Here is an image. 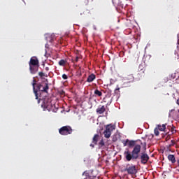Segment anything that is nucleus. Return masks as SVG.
Returning <instances> with one entry per match:
<instances>
[{"label":"nucleus","instance_id":"nucleus-12","mask_svg":"<svg viewBox=\"0 0 179 179\" xmlns=\"http://www.w3.org/2000/svg\"><path fill=\"white\" fill-rule=\"evenodd\" d=\"M104 111H106V107H104V106H102L101 107H99L96 109L97 114H103Z\"/></svg>","mask_w":179,"mask_h":179},{"label":"nucleus","instance_id":"nucleus-4","mask_svg":"<svg viewBox=\"0 0 179 179\" xmlns=\"http://www.w3.org/2000/svg\"><path fill=\"white\" fill-rule=\"evenodd\" d=\"M44 111L47 110L48 111H52L54 110V105L51 103V99L48 98H45L41 105Z\"/></svg>","mask_w":179,"mask_h":179},{"label":"nucleus","instance_id":"nucleus-28","mask_svg":"<svg viewBox=\"0 0 179 179\" xmlns=\"http://www.w3.org/2000/svg\"><path fill=\"white\" fill-rule=\"evenodd\" d=\"M78 61H79V57H76L75 62H78Z\"/></svg>","mask_w":179,"mask_h":179},{"label":"nucleus","instance_id":"nucleus-8","mask_svg":"<svg viewBox=\"0 0 179 179\" xmlns=\"http://www.w3.org/2000/svg\"><path fill=\"white\" fill-rule=\"evenodd\" d=\"M134 80V75L130 74L123 78V83L124 85H127L128 83H132Z\"/></svg>","mask_w":179,"mask_h":179},{"label":"nucleus","instance_id":"nucleus-20","mask_svg":"<svg viewBox=\"0 0 179 179\" xmlns=\"http://www.w3.org/2000/svg\"><path fill=\"white\" fill-rule=\"evenodd\" d=\"M114 93L116 96H120V87H117L115 90Z\"/></svg>","mask_w":179,"mask_h":179},{"label":"nucleus","instance_id":"nucleus-14","mask_svg":"<svg viewBox=\"0 0 179 179\" xmlns=\"http://www.w3.org/2000/svg\"><path fill=\"white\" fill-rule=\"evenodd\" d=\"M99 138H100V136L99 134H95L93 137L92 142L94 143V145H97V142L99 141Z\"/></svg>","mask_w":179,"mask_h":179},{"label":"nucleus","instance_id":"nucleus-33","mask_svg":"<svg viewBox=\"0 0 179 179\" xmlns=\"http://www.w3.org/2000/svg\"><path fill=\"white\" fill-rule=\"evenodd\" d=\"M90 146H92V148H94V145H93L92 144H90Z\"/></svg>","mask_w":179,"mask_h":179},{"label":"nucleus","instance_id":"nucleus-19","mask_svg":"<svg viewBox=\"0 0 179 179\" xmlns=\"http://www.w3.org/2000/svg\"><path fill=\"white\" fill-rule=\"evenodd\" d=\"M154 133H155V136H159V128L158 127H156L154 129Z\"/></svg>","mask_w":179,"mask_h":179},{"label":"nucleus","instance_id":"nucleus-13","mask_svg":"<svg viewBox=\"0 0 179 179\" xmlns=\"http://www.w3.org/2000/svg\"><path fill=\"white\" fill-rule=\"evenodd\" d=\"M166 124H157V128H158L159 131L166 132Z\"/></svg>","mask_w":179,"mask_h":179},{"label":"nucleus","instance_id":"nucleus-34","mask_svg":"<svg viewBox=\"0 0 179 179\" xmlns=\"http://www.w3.org/2000/svg\"><path fill=\"white\" fill-rule=\"evenodd\" d=\"M40 100H41V99H39L38 100V103H40Z\"/></svg>","mask_w":179,"mask_h":179},{"label":"nucleus","instance_id":"nucleus-22","mask_svg":"<svg viewBox=\"0 0 179 179\" xmlns=\"http://www.w3.org/2000/svg\"><path fill=\"white\" fill-rule=\"evenodd\" d=\"M129 139H127L126 141L123 140L122 141L123 145L127 146L129 144Z\"/></svg>","mask_w":179,"mask_h":179},{"label":"nucleus","instance_id":"nucleus-26","mask_svg":"<svg viewBox=\"0 0 179 179\" xmlns=\"http://www.w3.org/2000/svg\"><path fill=\"white\" fill-rule=\"evenodd\" d=\"M62 78L64 79V80H66V79H68V76H66V74H63L62 75Z\"/></svg>","mask_w":179,"mask_h":179},{"label":"nucleus","instance_id":"nucleus-25","mask_svg":"<svg viewBox=\"0 0 179 179\" xmlns=\"http://www.w3.org/2000/svg\"><path fill=\"white\" fill-rule=\"evenodd\" d=\"M38 76H39L41 78H43V76H45V75H44V73H43V72H39V73H38Z\"/></svg>","mask_w":179,"mask_h":179},{"label":"nucleus","instance_id":"nucleus-9","mask_svg":"<svg viewBox=\"0 0 179 179\" xmlns=\"http://www.w3.org/2000/svg\"><path fill=\"white\" fill-rule=\"evenodd\" d=\"M114 129H115V125L110 124L106 125L105 131L110 132L111 134V132H113Z\"/></svg>","mask_w":179,"mask_h":179},{"label":"nucleus","instance_id":"nucleus-35","mask_svg":"<svg viewBox=\"0 0 179 179\" xmlns=\"http://www.w3.org/2000/svg\"><path fill=\"white\" fill-rule=\"evenodd\" d=\"M178 113H179V109H178Z\"/></svg>","mask_w":179,"mask_h":179},{"label":"nucleus","instance_id":"nucleus-5","mask_svg":"<svg viewBox=\"0 0 179 179\" xmlns=\"http://www.w3.org/2000/svg\"><path fill=\"white\" fill-rule=\"evenodd\" d=\"M73 131V130L71 126H64L59 129V134L63 136L71 135Z\"/></svg>","mask_w":179,"mask_h":179},{"label":"nucleus","instance_id":"nucleus-16","mask_svg":"<svg viewBox=\"0 0 179 179\" xmlns=\"http://www.w3.org/2000/svg\"><path fill=\"white\" fill-rule=\"evenodd\" d=\"M103 135H104L105 138L108 139V138H110V136H111V133L110 131H107V130H104Z\"/></svg>","mask_w":179,"mask_h":179},{"label":"nucleus","instance_id":"nucleus-27","mask_svg":"<svg viewBox=\"0 0 179 179\" xmlns=\"http://www.w3.org/2000/svg\"><path fill=\"white\" fill-rule=\"evenodd\" d=\"M174 145H176V141H174V140H171V144L170 146H174Z\"/></svg>","mask_w":179,"mask_h":179},{"label":"nucleus","instance_id":"nucleus-3","mask_svg":"<svg viewBox=\"0 0 179 179\" xmlns=\"http://www.w3.org/2000/svg\"><path fill=\"white\" fill-rule=\"evenodd\" d=\"M29 71L30 73L32 75H34L38 72V68L40 67V62H38V59L37 57H31L29 62Z\"/></svg>","mask_w":179,"mask_h":179},{"label":"nucleus","instance_id":"nucleus-30","mask_svg":"<svg viewBox=\"0 0 179 179\" xmlns=\"http://www.w3.org/2000/svg\"><path fill=\"white\" fill-rule=\"evenodd\" d=\"M176 104H178V106H179V98L176 101Z\"/></svg>","mask_w":179,"mask_h":179},{"label":"nucleus","instance_id":"nucleus-32","mask_svg":"<svg viewBox=\"0 0 179 179\" xmlns=\"http://www.w3.org/2000/svg\"><path fill=\"white\" fill-rule=\"evenodd\" d=\"M145 150H146V143H145Z\"/></svg>","mask_w":179,"mask_h":179},{"label":"nucleus","instance_id":"nucleus-23","mask_svg":"<svg viewBox=\"0 0 179 179\" xmlns=\"http://www.w3.org/2000/svg\"><path fill=\"white\" fill-rule=\"evenodd\" d=\"M99 146L101 148H103V146H104V141L103 140H101L99 142Z\"/></svg>","mask_w":179,"mask_h":179},{"label":"nucleus","instance_id":"nucleus-15","mask_svg":"<svg viewBox=\"0 0 179 179\" xmlns=\"http://www.w3.org/2000/svg\"><path fill=\"white\" fill-rule=\"evenodd\" d=\"M94 93L95 96H99V97H101V96H103V92L99 90H95Z\"/></svg>","mask_w":179,"mask_h":179},{"label":"nucleus","instance_id":"nucleus-31","mask_svg":"<svg viewBox=\"0 0 179 179\" xmlns=\"http://www.w3.org/2000/svg\"><path fill=\"white\" fill-rule=\"evenodd\" d=\"M45 71H50V68H48V67H45Z\"/></svg>","mask_w":179,"mask_h":179},{"label":"nucleus","instance_id":"nucleus-7","mask_svg":"<svg viewBox=\"0 0 179 179\" xmlns=\"http://www.w3.org/2000/svg\"><path fill=\"white\" fill-rule=\"evenodd\" d=\"M149 159H150V157H149V155H148V153L141 152L138 158V160H140L141 164H148Z\"/></svg>","mask_w":179,"mask_h":179},{"label":"nucleus","instance_id":"nucleus-1","mask_svg":"<svg viewBox=\"0 0 179 179\" xmlns=\"http://www.w3.org/2000/svg\"><path fill=\"white\" fill-rule=\"evenodd\" d=\"M141 149L142 147L139 144H136L134 148L132 151H129V149H126L124 152V156L127 162H131V160H139L141 156Z\"/></svg>","mask_w":179,"mask_h":179},{"label":"nucleus","instance_id":"nucleus-21","mask_svg":"<svg viewBox=\"0 0 179 179\" xmlns=\"http://www.w3.org/2000/svg\"><path fill=\"white\" fill-rule=\"evenodd\" d=\"M175 128H176L175 127H172L171 128V129H170V131H171L172 135L174 134H176V132H177V130H176Z\"/></svg>","mask_w":179,"mask_h":179},{"label":"nucleus","instance_id":"nucleus-10","mask_svg":"<svg viewBox=\"0 0 179 179\" xmlns=\"http://www.w3.org/2000/svg\"><path fill=\"white\" fill-rule=\"evenodd\" d=\"M167 159L172 164H174L177 160H176V156L174 155H169Z\"/></svg>","mask_w":179,"mask_h":179},{"label":"nucleus","instance_id":"nucleus-17","mask_svg":"<svg viewBox=\"0 0 179 179\" xmlns=\"http://www.w3.org/2000/svg\"><path fill=\"white\" fill-rule=\"evenodd\" d=\"M129 148H135V146H136V145H135V141H133V140H131L129 141Z\"/></svg>","mask_w":179,"mask_h":179},{"label":"nucleus","instance_id":"nucleus-18","mask_svg":"<svg viewBox=\"0 0 179 179\" xmlns=\"http://www.w3.org/2000/svg\"><path fill=\"white\" fill-rule=\"evenodd\" d=\"M59 65L60 66H65V65H66V60L61 59V60L59 62Z\"/></svg>","mask_w":179,"mask_h":179},{"label":"nucleus","instance_id":"nucleus-29","mask_svg":"<svg viewBox=\"0 0 179 179\" xmlns=\"http://www.w3.org/2000/svg\"><path fill=\"white\" fill-rule=\"evenodd\" d=\"M176 163H177L178 167H179V158L176 160Z\"/></svg>","mask_w":179,"mask_h":179},{"label":"nucleus","instance_id":"nucleus-2","mask_svg":"<svg viewBox=\"0 0 179 179\" xmlns=\"http://www.w3.org/2000/svg\"><path fill=\"white\" fill-rule=\"evenodd\" d=\"M33 91L35 94L36 100H38V92H43L44 93H48V83H36V78H34L33 83Z\"/></svg>","mask_w":179,"mask_h":179},{"label":"nucleus","instance_id":"nucleus-11","mask_svg":"<svg viewBox=\"0 0 179 179\" xmlns=\"http://www.w3.org/2000/svg\"><path fill=\"white\" fill-rule=\"evenodd\" d=\"M94 79H96V75H94V73H92L88 76L87 79V82H88V83H91V82H93Z\"/></svg>","mask_w":179,"mask_h":179},{"label":"nucleus","instance_id":"nucleus-6","mask_svg":"<svg viewBox=\"0 0 179 179\" xmlns=\"http://www.w3.org/2000/svg\"><path fill=\"white\" fill-rule=\"evenodd\" d=\"M122 171H127L129 176H135V174L138 173V170H136V166L135 165L127 166Z\"/></svg>","mask_w":179,"mask_h":179},{"label":"nucleus","instance_id":"nucleus-24","mask_svg":"<svg viewBox=\"0 0 179 179\" xmlns=\"http://www.w3.org/2000/svg\"><path fill=\"white\" fill-rule=\"evenodd\" d=\"M176 73H173L171 75V79H176Z\"/></svg>","mask_w":179,"mask_h":179}]
</instances>
